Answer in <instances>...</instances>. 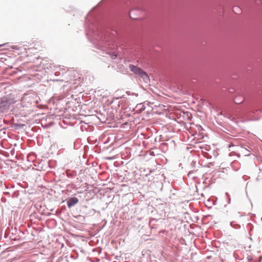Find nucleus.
Masks as SVG:
<instances>
[{"label": "nucleus", "mask_w": 262, "mask_h": 262, "mask_svg": "<svg viewBox=\"0 0 262 262\" xmlns=\"http://www.w3.org/2000/svg\"><path fill=\"white\" fill-rule=\"evenodd\" d=\"M245 100V98L243 96L238 95L236 96L234 100V102L236 104H241L243 103Z\"/></svg>", "instance_id": "20e7f679"}, {"label": "nucleus", "mask_w": 262, "mask_h": 262, "mask_svg": "<svg viewBox=\"0 0 262 262\" xmlns=\"http://www.w3.org/2000/svg\"><path fill=\"white\" fill-rule=\"evenodd\" d=\"M137 9H133L132 10L131 13L134 12L135 11H136Z\"/></svg>", "instance_id": "39448f33"}, {"label": "nucleus", "mask_w": 262, "mask_h": 262, "mask_svg": "<svg viewBox=\"0 0 262 262\" xmlns=\"http://www.w3.org/2000/svg\"><path fill=\"white\" fill-rule=\"evenodd\" d=\"M78 202V200L76 198H71L69 199L67 202L68 206L71 208L72 206L75 205Z\"/></svg>", "instance_id": "7ed1b4c3"}, {"label": "nucleus", "mask_w": 262, "mask_h": 262, "mask_svg": "<svg viewBox=\"0 0 262 262\" xmlns=\"http://www.w3.org/2000/svg\"><path fill=\"white\" fill-rule=\"evenodd\" d=\"M231 146H233V145L231 144L229 145V147H231Z\"/></svg>", "instance_id": "423d86ee"}, {"label": "nucleus", "mask_w": 262, "mask_h": 262, "mask_svg": "<svg viewBox=\"0 0 262 262\" xmlns=\"http://www.w3.org/2000/svg\"><path fill=\"white\" fill-rule=\"evenodd\" d=\"M129 68L131 71L133 72L136 74L140 75L144 80L148 79V76L147 74L141 69L132 64L129 65Z\"/></svg>", "instance_id": "f257e3e1"}, {"label": "nucleus", "mask_w": 262, "mask_h": 262, "mask_svg": "<svg viewBox=\"0 0 262 262\" xmlns=\"http://www.w3.org/2000/svg\"><path fill=\"white\" fill-rule=\"evenodd\" d=\"M8 107V102L6 98L0 99V112H3L5 108Z\"/></svg>", "instance_id": "f03ea898"}, {"label": "nucleus", "mask_w": 262, "mask_h": 262, "mask_svg": "<svg viewBox=\"0 0 262 262\" xmlns=\"http://www.w3.org/2000/svg\"><path fill=\"white\" fill-rule=\"evenodd\" d=\"M114 56H115V57H113L114 58H115L116 57V55H114Z\"/></svg>", "instance_id": "0eeeda50"}, {"label": "nucleus", "mask_w": 262, "mask_h": 262, "mask_svg": "<svg viewBox=\"0 0 262 262\" xmlns=\"http://www.w3.org/2000/svg\"><path fill=\"white\" fill-rule=\"evenodd\" d=\"M2 45H0V47L2 46Z\"/></svg>", "instance_id": "6e6552de"}]
</instances>
